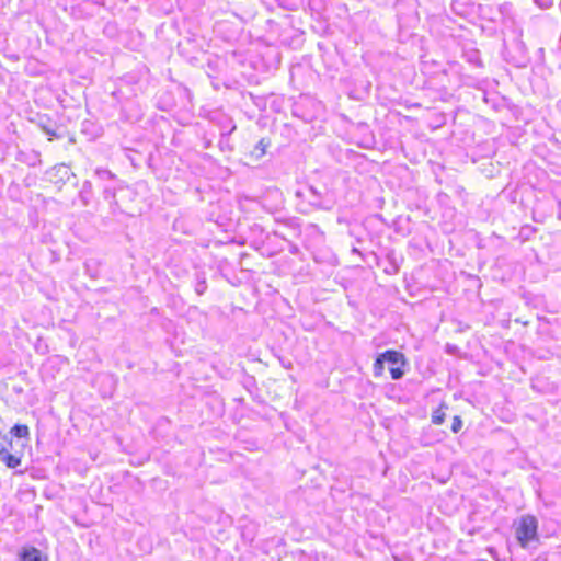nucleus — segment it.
<instances>
[{"label": "nucleus", "mask_w": 561, "mask_h": 561, "mask_svg": "<svg viewBox=\"0 0 561 561\" xmlns=\"http://www.w3.org/2000/svg\"><path fill=\"white\" fill-rule=\"evenodd\" d=\"M385 362L389 365V373L392 379H400L404 375L405 359L403 354L394 350H388L380 354L374 363L375 377H381L383 375Z\"/></svg>", "instance_id": "nucleus-1"}, {"label": "nucleus", "mask_w": 561, "mask_h": 561, "mask_svg": "<svg viewBox=\"0 0 561 561\" xmlns=\"http://www.w3.org/2000/svg\"><path fill=\"white\" fill-rule=\"evenodd\" d=\"M538 519L536 516L527 514L523 515L514 524L515 536L518 543L523 548H528L530 543L539 541L538 534Z\"/></svg>", "instance_id": "nucleus-2"}, {"label": "nucleus", "mask_w": 561, "mask_h": 561, "mask_svg": "<svg viewBox=\"0 0 561 561\" xmlns=\"http://www.w3.org/2000/svg\"><path fill=\"white\" fill-rule=\"evenodd\" d=\"M0 461L8 468L14 469L21 463V458L13 455L7 446L0 448Z\"/></svg>", "instance_id": "nucleus-3"}, {"label": "nucleus", "mask_w": 561, "mask_h": 561, "mask_svg": "<svg viewBox=\"0 0 561 561\" xmlns=\"http://www.w3.org/2000/svg\"><path fill=\"white\" fill-rule=\"evenodd\" d=\"M20 561H46V557L38 549L30 547L23 549Z\"/></svg>", "instance_id": "nucleus-4"}, {"label": "nucleus", "mask_w": 561, "mask_h": 561, "mask_svg": "<svg viewBox=\"0 0 561 561\" xmlns=\"http://www.w3.org/2000/svg\"><path fill=\"white\" fill-rule=\"evenodd\" d=\"M11 434L18 438H28L30 431L26 425L16 424L11 428Z\"/></svg>", "instance_id": "nucleus-5"}, {"label": "nucleus", "mask_w": 561, "mask_h": 561, "mask_svg": "<svg viewBox=\"0 0 561 561\" xmlns=\"http://www.w3.org/2000/svg\"><path fill=\"white\" fill-rule=\"evenodd\" d=\"M446 414L443 410V407L436 409L432 414V423L435 425H442L445 422Z\"/></svg>", "instance_id": "nucleus-6"}, {"label": "nucleus", "mask_w": 561, "mask_h": 561, "mask_svg": "<svg viewBox=\"0 0 561 561\" xmlns=\"http://www.w3.org/2000/svg\"><path fill=\"white\" fill-rule=\"evenodd\" d=\"M270 146V139L262 138L255 146V149L259 150V156L262 157L266 153V149Z\"/></svg>", "instance_id": "nucleus-7"}, {"label": "nucleus", "mask_w": 561, "mask_h": 561, "mask_svg": "<svg viewBox=\"0 0 561 561\" xmlns=\"http://www.w3.org/2000/svg\"><path fill=\"white\" fill-rule=\"evenodd\" d=\"M461 426H462L461 417L458 415L454 416L453 422H451V431L454 433H457L460 431Z\"/></svg>", "instance_id": "nucleus-8"}]
</instances>
